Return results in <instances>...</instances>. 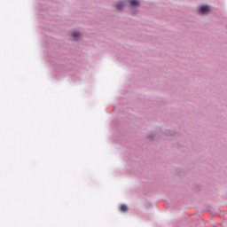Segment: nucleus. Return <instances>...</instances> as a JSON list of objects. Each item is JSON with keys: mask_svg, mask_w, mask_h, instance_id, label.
I'll return each mask as SVG.
<instances>
[{"mask_svg": "<svg viewBox=\"0 0 227 227\" xmlns=\"http://www.w3.org/2000/svg\"><path fill=\"white\" fill-rule=\"evenodd\" d=\"M198 12L201 13L202 15H207V13L210 12V7L207 6V5H201L199 9H198Z\"/></svg>", "mask_w": 227, "mask_h": 227, "instance_id": "1", "label": "nucleus"}, {"mask_svg": "<svg viewBox=\"0 0 227 227\" xmlns=\"http://www.w3.org/2000/svg\"><path fill=\"white\" fill-rule=\"evenodd\" d=\"M119 209L121 210V212H127L129 210V207L125 204H121L119 207Z\"/></svg>", "mask_w": 227, "mask_h": 227, "instance_id": "2", "label": "nucleus"}, {"mask_svg": "<svg viewBox=\"0 0 227 227\" xmlns=\"http://www.w3.org/2000/svg\"><path fill=\"white\" fill-rule=\"evenodd\" d=\"M72 37H73V40H79V38H81V35L79 34V32H73Z\"/></svg>", "mask_w": 227, "mask_h": 227, "instance_id": "3", "label": "nucleus"}, {"mask_svg": "<svg viewBox=\"0 0 227 227\" xmlns=\"http://www.w3.org/2000/svg\"><path fill=\"white\" fill-rule=\"evenodd\" d=\"M125 4L123 2H119L118 4H116L117 10H123Z\"/></svg>", "mask_w": 227, "mask_h": 227, "instance_id": "4", "label": "nucleus"}, {"mask_svg": "<svg viewBox=\"0 0 227 227\" xmlns=\"http://www.w3.org/2000/svg\"><path fill=\"white\" fill-rule=\"evenodd\" d=\"M129 4H131V6H139V2L137 0H130L129 1Z\"/></svg>", "mask_w": 227, "mask_h": 227, "instance_id": "5", "label": "nucleus"}]
</instances>
